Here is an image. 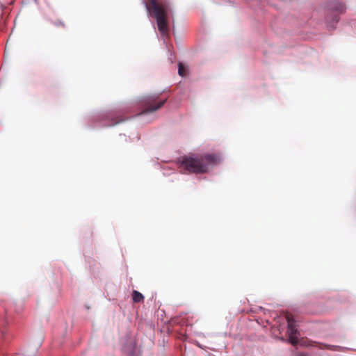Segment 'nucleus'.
Returning a JSON list of instances; mask_svg holds the SVG:
<instances>
[{"label":"nucleus","mask_w":356,"mask_h":356,"mask_svg":"<svg viewBox=\"0 0 356 356\" xmlns=\"http://www.w3.org/2000/svg\"><path fill=\"white\" fill-rule=\"evenodd\" d=\"M149 15L156 21L158 30L162 36L169 35V23L168 17L171 13V7L167 0H149L146 3Z\"/></svg>","instance_id":"1"},{"label":"nucleus","mask_w":356,"mask_h":356,"mask_svg":"<svg viewBox=\"0 0 356 356\" xmlns=\"http://www.w3.org/2000/svg\"><path fill=\"white\" fill-rule=\"evenodd\" d=\"M218 163V158L213 154H205L197 156H184L180 165L184 169L192 173H204L211 166Z\"/></svg>","instance_id":"2"},{"label":"nucleus","mask_w":356,"mask_h":356,"mask_svg":"<svg viewBox=\"0 0 356 356\" xmlns=\"http://www.w3.org/2000/svg\"><path fill=\"white\" fill-rule=\"evenodd\" d=\"M167 99H159V95L154 94L144 97L140 104L143 108L140 114L152 113L161 108L166 102Z\"/></svg>","instance_id":"3"},{"label":"nucleus","mask_w":356,"mask_h":356,"mask_svg":"<svg viewBox=\"0 0 356 356\" xmlns=\"http://www.w3.org/2000/svg\"><path fill=\"white\" fill-rule=\"evenodd\" d=\"M286 318L288 323L287 333L289 335V342L293 345H296L298 343V337L300 333L296 327L295 321H293L292 315L287 314Z\"/></svg>","instance_id":"4"},{"label":"nucleus","mask_w":356,"mask_h":356,"mask_svg":"<svg viewBox=\"0 0 356 356\" xmlns=\"http://www.w3.org/2000/svg\"><path fill=\"white\" fill-rule=\"evenodd\" d=\"M301 344L305 346H317L319 349H328V350H337V348L335 346H332V345L325 344V343H321L319 342H316V341H310V340L303 341L301 343Z\"/></svg>","instance_id":"5"},{"label":"nucleus","mask_w":356,"mask_h":356,"mask_svg":"<svg viewBox=\"0 0 356 356\" xmlns=\"http://www.w3.org/2000/svg\"><path fill=\"white\" fill-rule=\"evenodd\" d=\"M132 299L134 302L138 303L143 300L144 296L141 293L134 290L132 294Z\"/></svg>","instance_id":"6"},{"label":"nucleus","mask_w":356,"mask_h":356,"mask_svg":"<svg viewBox=\"0 0 356 356\" xmlns=\"http://www.w3.org/2000/svg\"><path fill=\"white\" fill-rule=\"evenodd\" d=\"M178 73L180 76H184L186 74V69L182 63H179L178 65Z\"/></svg>","instance_id":"7"},{"label":"nucleus","mask_w":356,"mask_h":356,"mask_svg":"<svg viewBox=\"0 0 356 356\" xmlns=\"http://www.w3.org/2000/svg\"><path fill=\"white\" fill-rule=\"evenodd\" d=\"M334 8L335 10L339 11L340 13H343L346 10L345 6L342 3H338L337 6H335Z\"/></svg>","instance_id":"8"},{"label":"nucleus","mask_w":356,"mask_h":356,"mask_svg":"<svg viewBox=\"0 0 356 356\" xmlns=\"http://www.w3.org/2000/svg\"><path fill=\"white\" fill-rule=\"evenodd\" d=\"M123 121H124V119H120V120H118L115 121V122L113 123V124H118V123H120V122H123Z\"/></svg>","instance_id":"9"},{"label":"nucleus","mask_w":356,"mask_h":356,"mask_svg":"<svg viewBox=\"0 0 356 356\" xmlns=\"http://www.w3.org/2000/svg\"><path fill=\"white\" fill-rule=\"evenodd\" d=\"M56 24L57 26L60 25V26H65V24H64L63 22H60L59 23L58 22V23H56Z\"/></svg>","instance_id":"10"},{"label":"nucleus","mask_w":356,"mask_h":356,"mask_svg":"<svg viewBox=\"0 0 356 356\" xmlns=\"http://www.w3.org/2000/svg\"><path fill=\"white\" fill-rule=\"evenodd\" d=\"M297 356H307L306 354L300 353Z\"/></svg>","instance_id":"11"}]
</instances>
